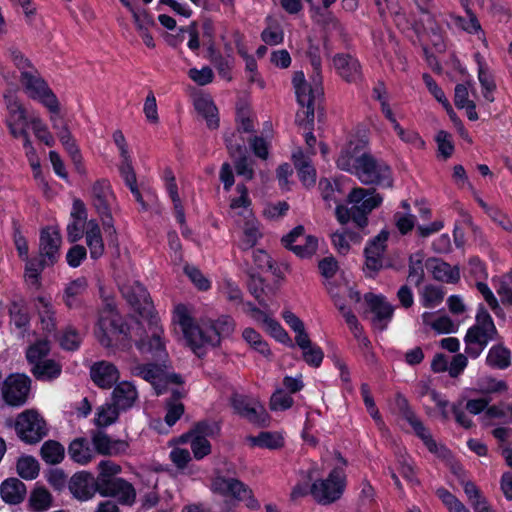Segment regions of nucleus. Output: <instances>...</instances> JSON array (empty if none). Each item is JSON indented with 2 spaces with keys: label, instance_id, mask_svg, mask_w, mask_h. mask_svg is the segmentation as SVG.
I'll return each mask as SVG.
<instances>
[{
  "label": "nucleus",
  "instance_id": "f257e3e1",
  "mask_svg": "<svg viewBox=\"0 0 512 512\" xmlns=\"http://www.w3.org/2000/svg\"><path fill=\"white\" fill-rule=\"evenodd\" d=\"M175 314L187 343L198 356L203 355L205 347L219 345L221 338L230 336L235 328L230 316H221L216 321L202 319L199 323H194L184 305H178Z\"/></svg>",
  "mask_w": 512,
  "mask_h": 512
},
{
  "label": "nucleus",
  "instance_id": "f03ea898",
  "mask_svg": "<svg viewBox=\"0 0 512 512\" xmlns=\"http://www.w3.org/2000/svg\"><path fill=\"white\" fill-rule=\"evenodd\" d=\"M337 166L354 174L364 185H377L383 188H391L393 185L390 167L369 153L353 156L349 151H343L338 157Z\"/></svg>",
  "mask_w": 512,
  "mask_h": 512
},
{
  "label": "nucleus",
  "instance_id": "7ed1b4c3",
  "mask_svg": "<svg viewBox=\"0 0 512 512\" xmlns=\"http://www.w3.org/2000/svg\"><path fill=\"white\" fill-rule=\"evenodd\" d=\"M347 201L350 208L342 205L336 207L337 220L341 224L351 220L356 227L363 229L368 224V215L382 204L383 197L375 189L356 187L348 194Z\"/></svg>",
  "mask_w": 512,
  "mask_h": 512
},
{
  "label": "nucleus",
  "instance_id": "20e7f679",
  "mask_svg": "<svg viewBox=\"0 0 512 512\" xmlns=\"http://www.w3.org/2000/svg\"><path fill=\"white\" fill-rule=\"evenodd\" d=\"M62 237L58 228L45 227L39 237V257L28 260L25 265V279L30 285H39V276L45 267L53 266L60 257Z\"/></svg>",
  "mask_w": 512,
  "mask_h": 512
},
{
  "label": "nucleus",
  "instance_id": "39448f33",
  "mask_svg": "<svg viewBox=\"0 0 512 512\" xmlns=\"http://www.w3.org/2000/svg\"><path fill=\"white\" fill-rule=\"evenodd\" d=\"M498 331L490 314L480 307L475 324L471 326L464 337L465 353L471 358L481 355L489 342L496 340Z\"/></svg>",
  "mask_w": 512,
  "mask_h": 512
},
{
  "label": "nucleus",
  "instance_id": "423d86ee",
  "mask_svg": "<svg viewBox=\"0 0 512 512\" xmlns=\"http://www.w3.org/2000/svg\"><path fill=\"white\" fill-rule=\"evenodd\" d=\"M297 101L301 107H306L304 114L308 123L315 115V103L323 96L322 75L318 72L312 73L310 80L305 79L302 71L294 73L292 79Z\"/></svg>",
  "mask_w": 512,
  "mask_h": 512
},
{
  "label": "nucleus",
  "instance_id": "0eeeda50",
  "mask_svg": "<svg viewBox=\"0 0 512 512\" xmlns=\"http://www.w3.org/2000/svg\"><path fill=\"white\" fill-rule=\"evenodd\" d=\"M91 196L92 205L101 219L102 226L107 236L110 238L111 242H115L117 240V232L111 213L115 197L109 181L105 179L96 181L92 186Z\"/></svg>",
  "mask_w": 512,
  "mask_h": 512
},
{
  "label": "nucleus",
  "instance_id": "6e6552de",
  "mask_svg": "<svg viewBox=\"0 0 512 512\" xmlns=\"http://www.w3.org/2000/svg\"><path fill=\"white\" fill-rule=\"evenodd\" d=\"M336 456L341 466H336L325 480L316 481L311 486V494L320 504H330L338 500L344 491L345 474L343 467L346 466L347 462L340 453H337Z\"/></svg>",
  "mask_w": 512,
  "mask_h": 512
},
{
  "label": "nucleus",
  "instance_id": "1a4fd4ad",
  "mask_svg": "<svg viewBox=\"0 0 512 512\" xmlns=\"http://www.w3.org/2000/svg\"><path fill=\"white\" fill-rule=\"evenodd\" d=\"M133 376L140 377L149 382L156 394L160 395L169 392L170 385L181 386L183 383L182 377L179 374L167 371L165 365L161 364H141L136 363L130 368Z\"/></svg>",
  "mask_w": 512,
  "mask_h": 512
},
{
  "label": "nucleus",
  "instance_id": "9d476101",
  "mask_svg": "<svg viewBox=\"0 0 512 512\" xmlns=\"http://www.w3.org/2000/svg\"><path fill=\"white\" fill-rule=\"evenodd\" d=\"M210 488L214 493L230 496L236 501H247V505L251 508L258 506L249 487L234 477L224 476L216 472Z\"/></svg>",
  "mask_w": 512,
  "mask_h": 512
},
{
  "label": "nucleus",
  "instance_id": "9b49d317",
  "mask_svg": "<svg viewBox=\"0 0 512 512\" xmlns=\"http://www.w3.org/2000/svg\"><path fill=\"white\" fill-rule=\"evenodd\" d=\"M20 82L30 98L41 102L48 109L56 108L57 97L36 68L23 72L20 75Z\"/></svg>",
  "mask_w": 512,
  "mask_h": 512
},
{
  "label": "nucleus",
  "instance_id": "f8f14e48",
  "mask_svg": "<svg viewBox=\"0 0 512 512\" xmlns=\"http://www.w3.org/2000/svg\"><path fill=\"white\" fill-rule=\"evenodd\" d=\"M396 407L399 413L405 418L409 424L413 427L416 434L422 439L428 450L439 457H446L447 449L444 446H438L435 440L432 438L430 432L424 427L419 418L415 415L411 409L408 400L401 394L396 395L395 399Z\"/></svg>",
  "mask_w": 512,
  "mask_h": 512
},
{
  "label": "nucleus",
  "instance_id": "ddd939ff",
  "mask_svg": "<svg viewBox=\"0 0 512 512\" xmlns=\"http://www.w3.org/2000/svg\"><path fill=\"white\" fill-rule=\"evenodd\" d=\"M15 429L19 438L28 444H35L47 434L44 419L33 410H26L18 415Z\"/></svg>",
  "mask_w": 512,
  "mask_h": 512
},
{
  "label": "nucleus",
  "instance_id": "4468645a",
  "mask_svg": "<svg viewBox=\"0 0 512 512\" xmlns=\"http://www.w3.org/2000/svg\"><path fill=\"white\" fill-rule=\"evenodd\" d=\"M4 101L8 112L6 125L10 134L15 138H23L29 135L27 128L30 119H28L24 107L12 93H5Z\"/></svg>",
  "mask_w": 512,
  "mask_h": 512
},
{
  "label": "nucleus",
  "instance_id": "2eb2a0df",
  "mask_svg": "<svg viewBox=\"0 0 512 512\" xmlns=\"http://www.w3.org/2000/svg\"><path fill=\"white\" fill-rule=\"evenodd\" d=\"M231 404L240 416L246 418L251 423L259 426H266L268 424L269 415L264 406L256 399L234 393L231 397Z\"/></svg>",
  "mask_w": 512,
  "mask_h": 512
},
{
  "label": "nucleus",
  "instance_id": "dca6fc26",
  "mask_svg": "<svg viewBox=\"0 0 512 512\" xmlns=\"http://www.w3.org/2000/svg\"><path fill=\"white\" fill-rule=\"evenodd\" d=\"M159 319L151 317L148 321V332L144 338H141L136 346L141 354L150 356L155 360H163L167 357L165 345L161 340L162 328L158 325Z\"/></svg>",
  "mask_w": 512,
  "mask_h": 512
},
{
  "label": "nucleus",
  "instance_id": "f3484780",
  "mask_svg": "<svg viewBox=\"0 0 512 512\" xmlns=\"http://www.w3.org/2000/svg\"><path fill=\"white\" fill-rule=\"evenodd\" d=\"M122 332V323L112 304H107L101 312L95 335L103 347L112 345L113 336Z\"/></svg>",
  "mask_w": 512,
  "mask_h": 512
},
{
  "label": "nucleus",
  "instance_id": "a211bd4d",
  "mask_svg": "<svg viewBox=\"0 0 512 512\" xmlns=\"http://www.w3.org/2000/svg\"><path fill=\"white\" fill-rule=\"evenodd\" d=\"M121 292L127 302L142 317H155L152 315L153 305L150 295L145 287L137 281L122 285Z\"/></svg>",
  "mask_w": 512,
  "mask_h": 512
},
{
  "label": "nucleus",
  "instance_id": "6ab92c4d",
  "mask_svg": "<svg viewBox=\"0 0 512 512\" xmlns=\"http://www.w3.org/2000/svg\"><path fill=\"white\" fill-rule=\"evenodd\" d=\"M283 245L301 258L311 257L317 250L318 240L312 235H304V227L297 226L282 237Z\"/></svg>",
  "mask_w": 512,
  "mask_h": 512
},
{
  "label": "nucleus",
  "instance_id": "aec40b11",
  "mask_svg": "<svg viewBox=\"0 0 512 512\" xmlns=\"http://www.w3.org/2000/svg\"><path fill=\"white\" fill-rule=\"evenodd\" d=\"M29 391L30 379L25 375H11L3 382V399L11 406L23 405L27 400Z\"/></svg>",
  "mask_w": 512,
  "mask_h": 512
},
{
  "label": "nucleus",
  "instance_id": "412c9836",
  "mask_svg": "<svg viewBox=\"0 0 512 512\" xmlns=\"http://www.w3.org/2000/svg\"><path fill=\"white\" fill-rule=\"evenodd\" d=\"M333 65L338 75L347 83L357 84L362 81V66L357 58L350 54H336Z\"/></svg>",
  "mask_w": 512,
  "mask_h": 512
},
{
  "label": "nucleus",
  "instance_id": "4be33fe9",
  "mask_svg": "<svg viewBox=\"0 0 512 512\" xmlns=\"http://www.w3.org/2000/svg\"><path fill=\"white\" fill-rule=\"evenodd\" d=\"M68 488L73 496L81 501L91 499L98 492L95 477L86 471L75 473L70 478Z\"/></svg>",
  "mask_w": 512,
  "mask_h": 512
},
{
  "label": "nucleus",
  "instance_id": "5701e85b",
  "mask_svg": "<svg viewBox=\"0 0 512 512\" xmlns=\"http://www.w3.org/2000/svg\"><path fill=\"white\" fill-rule=\"evenodd\" d=\"M364 298L371 312L374 314L372 319L373 325L380 330L385 329L388 321L392 318L393 307L386 302L385 298L382 296L368 293Z\"/></svg>",
  "mask_w": 512,
  "mask_h": 512
},
{
  "label": "nucleus",
  "instance_id": "b1692460",
  "mask_svg": "<svg viewBox=\"0 0 512 512\" xmlns=\"http://www.w3.org/2000/svg\"><path fill=\"white\" fill-rule=\"evenodd\" d=\"M94 453L101 455H118L126 451L128 444L122 440H112L101 430L93 431L91 435Z\"/></svg>",
  "mask_w": 512,
  "mask_h": 512
},
{
  "label": "nucleus",
  "instance_id": "393cba45",
  "mask_svg": "<svg viewBox=\"0 0 512 512\" xmlns=\"http://www.w3.org/2000/svg\"><path fill=\"white\" fill-rule=\"evenodd\" d=\"M103 497L117 498L121 504L131 505L136 499V491L131 483L123 478L113 480L110 485L98 491Z\"/></svg>",
  "mask_w": 512,
  "mask_h": 512
},
{
  "label": "nucleus",
  "instance_id": "a878e982",
  "mask_svg": "<svg viewBox=\"0 0 512 512\" xmlns=\"http://www.w3.org/2000/svg\"><path fill=\"white\" fill-rule=\"evenodd\" d=\"M425 268L437 281L446 283H456L460 279L458 267H452L450 264L438 258H429L425 261Z\"/></svg>",
  "mask_w": 512,
  "mask_h": 512
},
{
  "label": "nucleus",
  "instance_id": "bb28decb",
  "mask_svg": "<svg viewBox=\"0 0 512 512\" xmlns=\"http://www.w3.org/2000/svg\"><path fill=\"white\" fill-rule=\"evenodd\" d=\"M388 236V232L381 231L365 248V263L369 270L377 271L382 267V255Z\"/></svg>",
  "mask_w": 512,
  "mask_h": 512
},
{
  "label": "nucleus",
  "instance_id": "cd10ccee",
  "mask_svg": "<svg viewBox=\"0 0 512 512\" xmlns=\"http://www.w3.org/2000/svg\"><path fill=\"white\" fill-rule=\"evenodd\" d=\"M91 379L100 388H110L119 378V372L112 363L101 361L90 370Z\"/></svg>",
  "mask_w": 512,
  "mask_h": 512
},
{
  "label": "nucleus",
  "instance_id": "c85d7f7f",
  "mask_svg": "<svg viewBox=\"0 0 512 512\" xmlns=\"http://www.w3.org/2000/svg\"><path fill=\"white\" fill-rule=\"evenodd\" d=\"M35 308L37 310L41 327L47 333H53L56 330V312L50 298L39 296L35 299Z\"/></svg>",
  "mask_w": 512,
  "mask_h": 512
},
{
  "label": "nucleus",
  "instance_id": "c756f323",
  "mask_svg": "<svg viewBox=\"0 0 512 512\" xmlns=\"http://www.w3.org/2000/svg\"><path fill=\"white\" fill-rule=\"evenodd\" d=\"M138 393L135 386L128 381L120 382L113 390V404L120 410L131 408L137 400Z\"/></svg>",
  "mask_w": 512,
  "mask_h": 512
},
{
  "label": "nucleus",
  "instance_id": "7c9ffc66",
  "mask_svg": "<svg viewBox=\"0 0 512 512\" xmlns=\"http://www.w3.org/2000/svg\"><path fill=\"white\" fill-rule=\"evenodd\" d=\"M85 241L90 250V256L98 259L104 254V242L98 222L94 219L86 224Z\"/></svg>",
  "mask_w": 512,
  "mask_h": 512
},
{
  "label": "nucleus",
  "instance_id": "2f4dec72",
  "mask_svg": "<svg viewBox=\"0 0 512 512\" xmlns=\"http://www.w3.org/2000/svg\"><path fill=\"white\" fill-rule=\"evenodd\" d=\"M0 493L3 501L8 504L21 503L27 493L25 484L17 478H9L3 481L0 486Z\"/></svg>",
  "mask_w": 512,
  "mask_h": 512
},
{
  "label": "nucleus",
  "instance_id": "473e14b6",
  "mask_svg": "<svg viewBox=\"0 0 512 512\" xmlns=\"http://www.w3.org/2000/svg\"><path fill=\"white\" fill-rule=\"evenodd\" d=\"M292 159L303 184L306 186L314 185L316 181V170L311 163L310 156L305 155L301 150H297L293 153Z\"/></svg>",
  "mask_w": 512,
  "mask_h": 512
},
{
  "label": "nucleus",
  "instance_id": "72a5a7b5",
  "mask_svg": "<svg viewBox=\"0 0 512 512\" xmlns=\"http://www.w3.org/2000/svg\"><path fill=\"white\" fill-rule=\"evenodd\" d=\"M68 454L74 462L80 465L90 463L95 457L93 448L85 438L74 439L68 447Z\"/></svg>",
  "mask_w": 512,
  "mask_h": 512
},
{
  "label": "nucleus",
  "instance_id": "f704fd0d",
  "mask_svg": "<svg viewBox=\"0 0 512 512\" xmlns=\"http://www.w3.org/2000/svg\"><path fill=\"white\" fill-rule=\"evenodd\" d=\"M172 399L166 402L165 422L168 426H173L183 415L184 405L178 400L185 395V391L181 386L171 388Z\"/></svg>",
  "mask_w": 512,
  "mask_h": 512
},
{
  "label": "nucleus",
  "instance_id": "c9c22d12",
  "mask_svg": "<svg viewBox=\"0 0 512 512\" xmlns=\"http://www.w3.org/2000/svg\"><path fill=\"white\" fill-rule=\"evenodd\" d=\"M87 289L85 278L71 281L65 288L63 301L69 309H78L82 306L81 296Z\"/></svg>",
  "mask_w": 512,
  "mask_h": 512
},
{
  "label": "nucleus",
  "instance_id": "e433bc0d",
  "mask_svg": "<svg viewBox=\"0 0 512 512\" xmlns=\"http://www.w3.org/2000/svg\"><path fill=\"white\" fill-rule=\"evenodd\" d=\"M195 109L201 114L210 129H216L219 126L218 110L209 97L200 96L194 101Z\"/></svg>",
  "mask_w": 512,
  "mask_h": 512
},
{
  "label": "nucleus",
  "instance_id": "4c0bfd02",
  "mask_svg": "<svg viewBox=\"0 0 512 512\" xmlns=\"http://www.w3.org/2000/svg\"><path fill=\"white\" fill-rule=\"evenodd\" d=\"M253 318L256 321L262 322L266 331L278 341L284 343L289 340V336L282 326L260 309L253 308Z\"/></svg>",
  "mask_w": 512,
  "mask_h": 512
},
{
  "label": "nucleus",
  "instance_id": "58836bf2",
  "mask_svg": "<svg viewBox=\"0 0 512 512\" xmlns=\"http://www.w3.org/2000/svg\"><path fill=\"white\" fill-rule=\"evenodd\" d=\"M486 364L494 369L504 370L511 364V352L503 345L492 346L486 357Z\"/></svg>",
  "mask_w": 512,
  "mask_h": 512
},
{
  "label": "nucleus",
  "instance_id": "ea45409f",
  "mask_svg": "<svg viewBox=\"0 0 512 512\" xmlns=\"http://www.w3.org/2000/svg\"><path fill=\"white\" fill-rule=\"evenodd\" d=\"M98 469L99 474L95 478L98 484V491L110 485L113 480H117L115 476L121 472V467L110 460H102L98 464Z\"/></svg>",
  "mask_w": 512,
  "mask_h": 512
},
{
  "label": "nucleus",
  "instance_id": "a19ab883",
  "mask_svg": "<svg viewBox=\"0 0 512 512\" xmlns=\"http://www.w3.org/2000/svg\"><path fill=\"white\" fill-rule=\"evenodd\" d=\"M31 372L38 380H52L60 375L61 366L52 359H46L34 364Z\"/></svg>",
  "mask_w": 512,
  "mask_h": 512
},
{
  "label": "nucleus",
  "instance_id": "79ce46f5",
  "mask_svg": "<svg viewBox=\"0 0 512 512\" xmlns=\"http://www.w3.org/2000/svg\"><path fill=\"white\" fill-rule=\"evenodd\" d=\"M261 236L262 234L259 230L258 222L253 217L246 218L243 226V236L240 241V248L242 250H249L253 248Z\"/></svg>",
  "mask_w": 512,
  "mask_h": 512
},
{
  "label": "nucleus",
  "instance_id": "37998d69",
  "mask_svg": "<svg viewBox=\"0 0 512 512\" xmlns=\"http://www.w3.org/2000/svg\"><path fill=\"white\" fill-rule=\"evenodd\" d=\"M40 453L46 463L55 465L64 459L65 449L59 442L48 440L42 445Z\"/></svg>",
  "mask_w": 512,
  "mask_h": 512
},
{
  "label": "nucleus",
  "instance_id": "c03bdc74",
  "mask_svg": "<svg viewBox=\"0 0 512 512\" xmlns=\"http://www.w3.org/2000/svg\"><path fill=\"white\" fill-rule=\"evenodd\" d=\"M242 134L237 130L225 134L224 140L231 158L247 154L246 142Z\"/></svg>",
  "mask_w": 512,
  "mask_h": 512
},
{
  "label": "nucleus",
  "instance_id": "a18cd8bd",
  "mask_svg": "<svg viewBox=\"0 0 512 512\" xmlns=\"http://www.w3.org/2000/svg\"><path fill=\"white\" fill-rule=\"evenodd\" d=\"M52 495L44 487H36L29 498V505L33 511L42 512L52 505Z\"/></svg>",
  "mask_w": 512,
  "mask_h": 512
},
{
  "label": "nucleus",
  "instance_id": "49530a36",
  "mask_svg": "<svg viewBox=\"0 0 512 512\" xmlns=\"http://www.w3.org/2000/svg\"><path fill=\"white\" fill-rule=\"evenodd\" d=\"M50 349V342L47 339L37 340L27 348V361L33 366L34 364L46 360L45 357L49 354Z\"/></svg>",
  "mask_w": 512,
  "mask_h": 512
},
{
  "label": "nucleus",
  "instance_id": "de8ad7c7",
  "mask_svg": "<svg viewBox=\"0 0 512 512\" xmlns=\"http://www.w3.org/2000/svg\"><path fill=\"white\" fill-rule=\"evenodd\" d=\"M17 473L25 480H33L39 474V463L32 456H22L18 459L16 465Z\"/></svg>",
  "mask_w": 512,
  "mask_h": 512
},
{
  "label": "nucleus",
  "instance_id": "09e8293b",
  "mask_svg": "<svg viewBox=\"0 0 512 512\" xmlns=\"http://www.w3.org/2000/svg\"><path fill=\"white\" fill-rule=\"evenodd\" d=\"M424 268L425 263H423V255L421 253L412 255L409 260V273L407 280L415 286H419L424 280Z\"/></svg>",
  "mask_w": 512,
  "mask_h": 512
},
{
  "label": "nucleus",
  "instance_id": "8fccbe9b",
  "mask_svg": "<svg viewBox=\"0 0 512 512\" xmlns=\"http://www.w3.org/2000/svg\"><path fill=\"white\" fill-rule=\"evenodd\" d=\"M236 191L239 193V197L233 198L230 203L232 210L242 209L238 212V215L243 216L245 219L252 217L251 211L249 210L250 199L248 197V189L244 184H237Z\"/></svg>",
  "mask_w": 512,
  "mask_h": 512
},
{
  "label": "nucleus",
  "instance_id": "3c124183",
  "mask_svg": "<svg viewBox=\"0 0 512 512\" xmlns=\"http://www.w3.org/2000/svg\"><path fill=\"white\" fill-rule=\"evenodd\" d=\"M118 409L113 403H106L97 409L95 424L98 427H107L114 423L119 414Z\"/></svg>",
  "mask_w": 512,
  "mask_h": 512
},
{
  "label": "nucleus",
  "instance_id": "603ef678",
  "mask_svg": "<svg viewBox=\"0 0 512 512\" xmlns=\"http://www.w3.org/2000/svg\"><path fill=\"white\" fill-rule=\"evenodd\" d=\"M253 446L276 449L283 445V438L277 433L261 432L258 436L248 438Z\"/></svg>",
  "mask_w": 512,
  "mask_h": 512
},
{
  "label": "nucleus",
  "instance_id": "864d4df0",
  "mask_svg": "<svg viewBox=\"0 0 512 512\" xmlns=\"http://www.w3.org/2000/svg\"><path fill=\"white\" fill-rule=\"evenodd\" d=\"M6 53L9 60L20 71V75H22L23 72H28L35 68L32 62L18 47L11 45L7 48Z\"/></svg>",
  "mask_w": 512,
  "mask_h": 512
},
{
  "label": "nucleus",
  "instance_id": "5fc2aeb1",
  "mask_svg": "<svg viewBox=\"0 0 512 512\" xmlns=\"http://www.w3.org/2000/svg\"><path fill=\"white\" fill-rule=\"evenodd\" d=\"M444 295L445 293L440 287L427 285L421 294L422 304L424 307L434 308L443 301Z\"/></svg>",
  "mask_w": 512,
  "mask_h": 512
},
{
  "label": "nucleus",
  "instance_id": "6e6d98bb",
  "mask_svg": "<svg viewBox=\"0 0 512 512\" xmlns=\"http://www.w3.org/2000/svg\"><path fill=\"white\" fill-rule=\"evenodd\" d=\"M30 125L34 132V135L40 141L44 142L47 146H53L55 144L53 135L49 132L47 125L42 121V119L39 116H31Z\"/></svg>",
  "mask_w": 512,
  "mask_h": 512
},
{
  "label": "nucleus",
  "instance_id": "4d7b16f0",
  "mask_svg": "<svg viewBox=\"0 0 512 512\" xmlns=\"http://www.w3.org/2000/svg\"><path fill=\"white\" fill-rule=\"evenodd\" d=\"M381 17L387 14L393 16L396 20L403 19L404 13L397 0H374Z\"/></svg>",
  "mask_w": 512,
  "mask_h": 512
},
{
  "label": "nucleus",
  "instance_id": "13d9d810",
  "mask_svg": "<svg viewBox=\"0 0 512 512\" xmlns=\"http://www.w3.org/2000/svg\"><path fill=\"white\" fill-rule=\"evenodd\" d=\"M478 79L483 88L484 98L489 102H493L494 101L493 92L496 89V84L494 82L492 75L482 65L479 66Z\"/></svg>",
  "mask_w": 512,
  "mask_h": 512
},
{
  "label": "nucleus",
  "instance_id": "bf43d9fd",
  "mask_svg": "<svg viewBox=\"0 0 512 512\" xmlns=\"http://www.w3.org/2000/svg\"><path fill=\"white\" fill-rule=\"evenodd\" d=\"M437 496L447 507L449 512H470L462 502H460L453 494L445 488H439L436 491Z\"/></svg>",
  "mask_w": 512,
  "mask_h": 512
},
{
  "label": "nucleus",
  "instance_id": "052dcab7",
  "mask_svg": "<svg viewBox=\"0 0 512 512\" xmlns=\"http://www.w3.org/2000/svg\"><path fill=\"white\" fill-rule=\"evenodd\" d=\"M237 131L242 133L252 134L255 132L254 130V121L252 117V113L249 108L241 107L237 110Z\"/></svg>",
  "mask_w": 512,
  "mask_h": 512
},
{
  "label": "nucleus",
  "instance_id": "680f3d73",
  "mask_svg": "<svg viewBox=\"0 0 512 512\" xmlns=\"http://www.w3.org/2000/svg\"><path fill=\"white\" fill-rule=\"evenodd\" d=\"M319 189L321 191V195L323 200L330 207L332 203H337L336 192H339V184L334 181L331 182L329 179H320L319 181Z\"/></svg>",
  "mask_w": 512,
  "mask_h": 512
},
{
  "label": "nucleus",
  "instance_id": "e2e57ef3",
  "mask_svg": "<svg viewBox=\"0 0 512 512\" xmlns=\"http://www.w3.org/2000/svg\"><path fill=\"white\" fill-rule=\"evenodd\" d=\"M262 40L268 45H278L283 41L284 33L277 23H270L261 33Z\"/></svg>",
  "mask_w": 512,
  "mask_h": 512
},
{
  "label": "nucleus",
  "instance_id": "0e129e2a",
  "mask_svg": "<svg viewBox=\"0 0 512 512\" xmlns=\"http://www.w3.org/2000/svg\"><path fill=\"white\" fill-rule=\"evenodd\" d=\"M361 394H362L364 404H365L369 414L376 421L378 426H382L383 421L380 416L379 410L376 407L374 399L370 393V388H369L368 384L364 383L361 385Z\"/></svg>",
  "mask_w": 512,
  "mask_h": 512
},
{
  "label": "nucleus",
  "instance_id": "69168bd1",
  "mask_svg": "<svg viewBox=\"0 0 512 512\" xmlns=\"http://www.w3.org/2000/svg\"><path fill=\"white\" fill-rule=\"evenodd\" d=\"M81 338L78 332L69 327L67 328L59 338L60 346L68 351H74L79 348Z\"/></svg>",
  "mask_w": 512,
  "mask_h": 512
},
{
  "label": "nucleus",
  "instance_id": "338daca9",
  "mask_svg": "<svg viewBox=\"0 0 512 512\" xmlns=\"http://www.w3.org/2000/svg\"><path fill=\"white\" fill-rule=\"evenodd\" d=\"M293 405V398L283 390H277L270 399V408L274 411H282Z\"/></svg>",
  "mask_w": 512,
  "mask_h": 512
},
{
  "label": "nucleus",
  "instance_id": "774afa93",
  "mask_svg": "<svg viewBox=\"0 0 512 512\" xmlns=\"http://www.w3.org/2000/svg\"><path fill=\"white\" fill-rule=\"evenodd\" d=\"M121 157V163L119 165V172L127 186L137 182L136 174L132 166V160L130 154Z\"/></svg>",
  "mask_w": 512,
  "mask_h": 512
}]
</instances>
